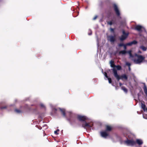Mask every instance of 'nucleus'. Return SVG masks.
Segmentation results:
<instances>
[{
    "mask_svg": "<svg viewBox=\"0 0 147 147\" xmlns=\"http://www.w3.org/2000/svg\"><path fill=\"white\" fill-rule=\"evenodd\" d=\"M146 116V115H144L143 116V117L147 119L145 117V116Z\"/></svg>",
    "mask_w": 147,
    "mask_h": 147,
    "instance_id": "nucleus-41",
    "label": "nucleus"
},
{
    "mask_svg": "<svg viewBox=\"0 0 147 147\" xmlns=\"http://www.w3.org/2000/svg\"><path fill=\"white\" fill-rule=\"evenodd\" d=\"M97 18V16H95V17L93 18V20H96V18Z\"/></svg>",
    "mask_w": 147,
    "mask_h": 147,
    "instance_id": "nucleus-35",
    "label": "nucleus"
},
{
    "mask_svg": "<svg viewBox=\"0 0 147 147\" xmlns=\"http://www.w3.org/2000/svg\"><path fill=\"white\" fill-rule=\"evenodd\" d=\"M92 33L91 32V33H90V34H88L89 35H91L92 34Z\"/></svg>",
    "mask_w": 147,
    "mask_h": 147,
    "instance_id": "nucleus-42",
    "label": "nucleus"
},
{
    "mask_svg": "<svg viewBox=\"0 0 147 147\" xmlns=\"http://www.w3.org/2000/svg\"><path fill=\"white\" fill-rule=\"evenodd\" d=\"M40 106L42 108H44L45 107L44 105L42 104H40Z\"/></svg>",
    "mask_w": 147,
    "mask_h": 147,
    "instance_id": "nucleus-33",
    "label": "nucleus"
},
{
    "mask_svg": "<svg viewBox=\"0 0 147 147\" xmlns=\"http://www.w3.org/2000/svg\"><path fill=\"white\" fill-rule=\"evenodd\" d=\"M59 109L63 116L64 117H66V114L65 113V110L64 109H63L59 108Z\"/></svg>",
    "mask_w": 147,
    "mask_h": 147,
    "instance_id": "nucleus-13",
    "label": "nucleus"
},
{
    "mask_svg": "<svg viewBox=\"0 0 147 147\" xmlns=\"http://www.w3.org/2000/svg\"><path fill=\"white\" fill-rule=\"evenodd\" d=\"M132 52V51L131 50H129L128 51H127V53L129 54V55H130V54H131Z\"/></svg>",
    "mask_w": 147,
    "mask_h": 147,
    "instance_id": "nucleus-31",
    "label": "nucleus"
},
{
    "mask_svg": "<svg viewBox=\"0 0 147 147\" xmlns=\"http://www.w3.org/2000/svg\"><path fill=\"white\" fill-rule=\"evenodd\" d=\"M115 68H116L117 70H120L121 69V67L119 65H116Z\"/></svg>",
    "mask_w": 147,
    "mask_h": 147,
    "instance_id": "nucleus-23",
    "label": "nucleus"
},
{
    "mask_svg": "<svg viewBox=\"0 0 147 147\" xmlns=\"http://www.w3.org/2000/svg\"><path fill=\"white\" fill-rule=\"evenodd\" d=\"M121 89L123 90L125 93H127L128 92L127 89L123 86H121Z\"/></svg>",
    "mask_w": 147,
    "mask_h": 147,
    "instance_id": "nucleus-19",
    "label": "nucleus"
},
{
    "mask_svg": "<svg viewBox=\"0 0 147 147\" xmlns=\"http://www.w3.org/2000/svg\"><path fill=\"white\" fill-rule=\"evenodd\" d=\"M140 48L143 51H146L147 50L146 48L143 45L140 46Z\"/></svg>",
    "mask_w": 147,
    "mask_h": 147,
    "instance_id": "nucleus-20",
    "label": "nucleus"
},
{
    "mask_svg": "<svg viewBox=\"0 0 147 147\" xmlns=\"http://www.w3.org/2000/svg\"><path fill=\"white\" fill-rule=\"evenodd\" d=\"M104 75L105 76V77L107 78H108V76L107 75V73L106 72H105L104 73Z\"/></svg>",
    "mask_w": 147,
    "mask_h": 147,
    "instance_id": "nucleus-28",
    "label": "nucleus"
},
{
    "mask_svg": "<svg viewBox=\"0 0 147 147\" xmlns=\"http://www.w3.org/2000/svg\"><path fill=\"white\" fill-rule=\"evenodd\" d=\"M143 89L144 92L146 96H147V88L145 85H144Z\"/></svg>",
    "mask_w": 147,
    "mask_h": 147,
    "instance_id": "nucleus-21",
    "label": "nucleus"
},
{
    "mask_svg": "<svg viewBox=\"0 0 147 147\" xmlns=\"http://www.w3.org/2000/svg\"><path fill=\"white\" fill-rule=\"evenodd\" d=\"M107 40L111 43H114L116 41L115 36L112 35L109 36L107 37Z\"/></svg>",
    "mask_w": 147,
    "mask_h": 147,
    "instance_id": "nucleus-9",
    "label": "nucleus"
},
{
    "mask_svg": "<svg viewBox=\"0 0 147 147\" xmlns=\"http://www.w3.org/2000/svg\"><path fill=\"white\" fill-rule=\"evenodd\" d=\"M59 131V130L58 129H57V130L55 131H54L55 134L56 135H58V133H57V132Z\"/></svg>",
    "mask_w": 147,
    "mask_h": 147,
    "instance_id": "nucleus-26",
    "label": "nucleus"
},
{
    "mask_svg": "<svg viewBox=\"0 0 147 147\" xmlns=\"http://www.w3.org/2000/svg\"><path fill=\"white\" fill-rule=\"evenodd\" d=\"M120 77V79L123 78L126 80H127L128 79V78H127V76L125 74H124L122 75L121 76V77Z\"/></svg>",
    "mask_w": 147,
    "mask_h": 147,
    "instance_id": "nucleus-16",
    "label": "nucleus"
},
{
    "mask_svg": "<svg viewBox=\"0 0 147 147\" xmlns=\"http://www.w3.org/2000/svg\"><path fill=\"white\" fill-rule=\"evenodd\" d=\"M15 111L17 113H20L22 112V111L21 110L17 109H15Z\"/></svg>",
    "mask_w": 147,
    "mask_h": 147,
    "instance_id": "nucleus-24",
    "label": "nucleus"
},
{
    "mask_svg": "<svg viewBox=\"0 0 147 147\" xmlns=\"http://www.w3.org/2000/svg\"><path fill=\"white\" fill-rule=\"evenodd\" d=\"M143 27L141 26L140 25H137L135 27L134 29L136 30L139 32H141L142 31V29Z\"/></svg>",
    "mask_w": 147,
    "mask_h": 147,
    "instance_id": "nucleus-11",
    "label": "nucleus"
},
{
    "mask_svg": "<svg viewBox=\"0 0 147 147\" xmlns=\"http://www.w3.org/2000/svg\"><path fill=\"white\" fill-rule=\"evenodd\" d=\"M124 47V49H126V46L124 45L123 46Z\"/></svg>",
    "mask_w": 147,
    "mask_h": 147,
    "instance_id": "nucleus-38",
    "label": "nucleus"
},
{
    "mask_svg": "<svg viewBox=\"0 0 147 147\" xmlns=\"http://www.w3.org/2000/svg\"><path fill=\"white\" fill-rule=\"evenodd\" d=\"M110 30L111 32H114V29L113 28H110Z\"/></svg>",
    "mask_w": 147,
    "mask_h": 147,
    "instance_id": "nucleus-32",
    "label": "nucleus"
},
{
    "mask_svg": "<svg viewBox=\"0 0 147 147\" xmlns=\"http://www.w3.org/2000/svg\"><path fill=\"white\" fill-rule=\"evenodd\" d=\"M113 7L116 15L118 17H119L121 14L117 5L115 4H114L113 5Z\"/></svg>",
    "mask_w": 147,
    "mask_h": 147,
    "instance_id": "nucleus-5",
    "label": "nucleus"
},
{
    "mask_svg": "<svg viewBox=\"0 0 147 147\" xmlns=\"http://www.w3.org/2000/svg\"><path fill=\"white\" fill-rule=\"evenodd\" d=\"M137 43V42L135 40H134L131 42L128 43L127 44V45L129 46H131L132 45H136Z\"/></svg>",
    "mask_w": 147,
    "mask_h": 147,
    "instance_id": "nucleus-14",
    "label": "nucleus"
},
{
    "mask_svg": "<svg viewBox=\"0 0 147 147\" xmlns=\"http://www.w3.org/2000/svg\"><path fill=\"white\" fill-rule=\"evenodd\" d=\"M138 53L141 54V53H142V52H141V51H140L139 50V51H138Z\"/></svg>",
    "mask_w": 147,
    "mask_h": 147,
    "instance_id": "nucleus-37",
    "label": "nucleus"
},
{
    "mask_svg": "<svg viewBox=\"0 0 147 147\" xmlns=\"http://www.w3.org/2000/svg\"><path fill=\"white\" fill-rule=\"evenodd\" d=\"M76 13L77 14V15L76 16H74V14H73V15L74 16V17H76V16H78V12H77Z\"/></svg>",
    "mask_w": 147,
    "mask_h": 147,
    "instance_id": "nucleus-39",
    "label": "nucleus"
},
{
    "mask_svg": "<svg viewBox=\"0 0 147 147\" xmlns=\"http://www.w3.org/2000/svg\"><path fill=\"white\" fill-rule=\"evenodd\" d=\"M77 118L78 120L80 121L84 122L88 119L87 117L85 116H82L78 115V116Z\"/></svg>",
    "mask_w": 147,
    "mask_h": 147,
    "instance_id": "nucleus-6",
    "label": "nucleus"
},
{
    "mask_svg": "<svg viewBox=\"0 0 147 147\" xmlns=\"http://www.w3.org/2000/svg\"><path fill=\"white\" fill-rule=\"evenodd\" d=\"M141 107L143 109V111H146V106L145 104H143V103H141Z\"/></svg>",
    "mask_w": 147,
    "mask_h": 147,
    "instance_id": "nucleus-17",
    "label": "nucleus"
},
{
    "mask_svg": "<svg viewBox=\"0 0 147 147\" xmlns=\"http://www.w3.org/2000/svg\"><path fill=\"white\" fill-rule=\"evenodd\" d=\"M41 128L40 129H41Z\"/></svg>",
    "mask_w": 147,
    "mask_h": 147,
    "instance_id": "nucleus-44",
    "label": "nucleus"
},
{
    "mask_svg": "<svg viewBox=\"0 0 147 147\" xmlns=\"http://www.w3.org/2000/svg\"><path fill=\"white\" fill-rule=\"evenodd\" d=\"M129 71H130L131 70V68H130V67H129Z\"/></svg>",
    "mask_w": 147,
    "mask_h": 147,
    "instance_id": "nucleus-40",
    "label": "nucleus"
},
{
    "mask_svg": "<svg viewBox=\"0 0 147 147\" xmlns=\"http://www.w3.org/2000/svg\"><path fill=\"white\" fill-rule=\"evenodd\" d=\"M136 142L139 145H141L143 143V142L141 140L138 139L136 140Z\"/></svg>",
    "mask_w": 147,
    "mask_h": 147,
    "instance_id": "nucleus-18",
    "label": "nucleus"
},
{
    "mask_svg": "<svg viewBox=\"0 0 147 147\" xmlns=\"http://www.w3.org/2000/svg\"><path fill=\"white\" fill-rule=\"evenodd\" d=\"M107 23L108 24L110 25H111L113 24H114V22L113 21V20H112L111 21H109V22H107Z\"/></svg>",
    "mask_w": 147,
    "mask_h": 147,
    "instance_id": "nucleus-22",
    "label": "nucleus"
},
{
    "mask_svg": "<svg viewBox=\"0 0 147 147\" xmlns=\"http://www.w3.org/2000/svg\"><path fill=\"white\" fill-rule=\"evenodd\" d=\"M109 81V83H111L112 82V80L111 78H107Z\"/></svg>",
    "mask_w": 147,
    "mask_h": 147,
    "instance_id": "nucleus-25",
    "label": "nucleus"
},
{
    "mask_svg": "<svg viewBox=\"0 0 147 147\" xmlns=\"http://www.w3.org/2000/svg\"><path fill=\"white\" fill-rule=\"evenodd\" d=\"M134 56L137 58V59H135L134 60V62L135 63L139 64L144 61L145 57L144 56L136 53L135 54Z\"/></svg>",
    "mask_w": 147,
    "mask_h": 147,
    "instance_id": "nucleus-1",
    "label": "nucleus"
},
{
    "mask_svg": "<svg viewBox=\"0 0 147 147\" xmlns=\"http://www.w3.org/2000/svg\"><path fill=\"white\" fill-rule=\"evenodd\" d=\"M112 129V127L110 126L106 125V126L105 131L107 132H110Z\"/></svg>",
    "mask_w": 147,
    "mask_h": 147,
    "instance_id": "nucleus-12",
    "label": "nucleus"
},
{
    "mask_svg": "<svg viewBox=\"0 0 147 147\" xmlns=\"http://www.w3.org/2000/svg\"><path fill=\"white\" fill-rule=\"evenodd\" d=\"M69 118H67V120L70 123L76 122V118L74 115L71 113H69Z\"/></svg>",
    "mask_w": 147,
    "mask_h": 147,
    "instance_id": "nucleus-3",
    "label": "nucleus"
},
{
    "mask_svg": "<svg viewBox=\"0 0 147 147\" xmlns=\"http://www.w3.org/2000/svg\"><path fill=\"white\" fill-rule=\"evenodd\" d=\"M125 143L128 145L134 146L136 144V142L132 140H128L125 141Z\"/></svg>",
    "mask_w": 147,
    "mask_h": 147,
    "instance_id": "nucleus-7",
    "label": "nucleus"
},
{
    "mask_svg": "<svg viewBox=\"0 0 147 147\" xmlns=\"http://www.w3.org/2000/svg\"><path fill=\"white\" fill-rule=\"evenodd\" d=\"M122 85V84L121 83V82L119 83V85L120 86V87Z\"/></svg>",
    "mask_w": 147,
    "mask_h": 147,
    "instance_id": "nucleus-36",
    "label": "nucleus"
},
{
    "mask_svg": "<svg viewBox=\"0 0 147 147\" xmlns=\"http://www.w3.org/2000/svg\"><path fill=\"white\" fill-rule=\"evenodd\" d=\"M129 55V58H133L134 57V55H133L132 54V53L131 54H130V55Z\"/></svg>",
    "mask_w": 147,
    "mask_h": 147,
    "instance_id": "nucleus-27",
    "label": "nucleus"
},
{
    "mask_svg": "<svg viewBox=\"0 0 147 147\" xmlns=\"http://www.w3.org/2000/svg\"><path fill=\"white\" fill-rule=\"evenodd\" d=\"M122 34L119 38V39L121 41H123L125 40L128 37L129 35L128 32H126L124 30H122Z\"/></svg>",
    "mask_w": 147,
    "mask_h": 147,
    "instance_id": "nucleus-4",
    "label": "nucleus"
},
{
    "mask_svg": "<svg viewBox=\"0 0 147 147\" xmlns=\"http://www.w3.org/2000/svg\"><path fill=\"white\" fill-rule=\"evenodd\" d=\"M93 125V124L90 125L89 123H87L86 121L83 123L82 124V127L85 129H86L87 128H90L92 127Z\"/></svg>",
    "mask_w": 147,
    "mask_h": 147,
    "instance_id": "nucleus-8",
    "label": "nucleus"
},
{
    "mask_svg": "<svg viewBox=\"0 0 147 147\" xmlns=\"http://www.w3.org/2000/svg\"><path fill=\"white\" fill-rule=\"evenodd\" d=\"M124 45V44L123 43H120L119 44V47H121L123 46Z\"/></svg>",
    "mask_w": 147,
    "mask_h": 147,
    "instance_id": "nucleus-29",
    "label": "nucleus"
},
{
    "mask_svg": "<svg viewBox=\"0 0 147 147\" xmlns=\"http://www.w3.org/2000/svg\"><path fill=\"white\" fill-rule=\"evenodd\" d=\"M100 134L101 137L105 138L109 136V134L105 131L100 132Z\"/></svg>",
    "mask_w": 147,
    "mask_h": 147,
    "instance_id": "nucleus-10",
    "label": "nucleus"
},
{
    "mask_svg": "<svg viewBox=\"0 0 147 147\" xmlns=\"http://www.w3.org/2000/svg\"><path fill=\"white\" fill-rule=\"evenodd\" d=\"M126 65L128 66V67H130L131 64L130 63H128V62H127L126 63Z\"/></svg>",
    "mask_w": 147,
    "mask_h": 147,
    "instance_id": "nucleus-30",
    "label": "nucleus"
},
{
    "mask_svg": "<svg viewBox=\"0 0 147 147\" xmlns=\"http://www.w3.org/2000/svg\"><path fill=\"white\" fill-rule=\"evenodd\" d=\"M6 108H7V107L6 106H4V107H1V109H6Z\"/></svg>",
    "mask_w": 147,
    "mask_h": 147,
    "instance_id": "nucleus-34",
    "label": "nucleus"
},
{
    "mask_svg": "<svg viewBox=\"0 0 147 147\" xmlns=\"http://www.w3.org/2000/svg\"><path fill=\"white\" fill-rule=\"evenodd\" d=\"M110 64L111 67L113 68L112 70L115 77L119 81L120 79V76L118 74L117 70L115 68L116 65H115L114 64V61L111 60L110 62Z\"/></svg>",
    "mask_w": 147,
    "mask_h": 147,
    "instance_id": "nucleus-2",
    "label": "nucleus"
},
{
    "mask_svg": "<svg viewBox=\"0 0 147 147\" xmlns=\"http://www.w3.org/2000/svg\"><path fill=\"white\" fill-rule=\"evenodd\" d=\"M55 109V111H57V109Z\"/></svg>",
    "mask_w": 147,
    "mask_h": 147,
    "instance_id": "nucleus-43",
    "label": "nucleus"
},
{
    "mask_svg": "<svg viewBox=\"0 0 147 147\" xmlns=\"http://www.w3.org/2000/svg\"><path fill=\"white\" fill-rule=\"evenodd\" d=\"M127 53V51H126L125 50H123L120 51L119 52V55H124L125 54Z\"/></svg>",
    "mask_w": 147,
    "mask_h": 147,
    "instance_id": "nucleus-15",
    "label": "nucleus"
},
{
    "mask_svg": "<svg viewBox=\"0 0 147 147\" xmlns=\"http://www.w3.org/2000/svg\"><path fill=\"white\" fill-rule=\"evenodd\" d=\"M43 133H44H44H45V131H43Z\"/></svg>",
    "mask_w": 147,
    "mask_h": 147,
    "instance_id": "nucleus-45",
    "label": "nucleus"
}]
</instances>
